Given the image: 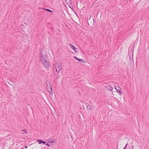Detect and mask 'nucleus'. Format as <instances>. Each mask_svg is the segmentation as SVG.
<instances>
[{
  "mask_svg": "<svg viewBox=\"0 0 149 149\" xmlns=\"http://www.w3.org/2000/svg\"><path fill=\"white\" fill-rule=\"evenodd\" d=\"M54 70H55L56 74L59 73L62 69V66L61 62H59L56 63L54 65Z\"/></svg>",
  "mask_w": 149,
  "mask_h": 149,
  "instance_id": "obj_1",
  "label": "nucleus"
},
{
  "mask_svg": "<svg viewBox=\"0 0 149 149\" xmlns=\"http://www.w3.org/2000/svg\"><path fill=\"white\" fill-rule=\"evenodd\" d=\"M46 88L47 91L50 94H52V87L51 85V83L47 80L46 81Z\"/></svg>",
  "mask_w": 149,
  "mask_h": 149,
  "instance_id": "obj_2",
  "label": "nucleus"
},
{
  "mask_svg": "<svg viewBox=\"0 0 149 149\" xmlns=\"http://www.w3.org/2000/svg\"><path fill=\"white\" fill-rule=\"evenodd\" d=\"M40 55V60L41 62H44V61L47 60V56L46 53H44Z\"/></svg>",
  "mask_w": 149,
  "mask_h": 149,
  "instance_id": "obj_3",
  "label": "nucleus"
},
{
  "mask_svg": "<svg viewBox=\"0 0 149 149\" xmlns=\"http://www.w3.org/2000/svg\"><path fill=\"white\" fill-rule=\"evenodd\" d=\"M115 89L116 90L117 92L119 93L120 95H121V89L118 86H115Z\"/></svg>",
  "mask_w": 149,
  "mask_h": 149,
  "instance_id": "obj_4",
  "label": "nucleus"
},
{
  "mask_svg": "<svg viewBox=\"0 0 149 149\" xmlns=\"http://www.w3.org/2000/svg\"><path fill=\"white\" fill-rule=\"evenodd\" d=\"M46 68L49 66L50 65V63L47 60L44 61V62H42Z\"/></svg>",
  "mask_w": 149,
  "mask_h": 149,
  "instance_id": "obj_5",
  "label": "nucleus"
},
{
  "mask_svg": "<svg viewBox=\"0 0 149 149\" xmlns=\"http://www.w3.org/2000/svg\"><path fill=\"white\" fill-rule=\"evenodd\" d=\"M39 51L40 55L43 54L44 53H46L45 50L42 49H40Z\"/></svg>",
  "mask_w": 149,
  "mask_h": 149,
  "instance_id": "obj_6",
  "label": "nucleus"
},
{
  "mask_svg": "<svg viewBox=\"0 0 149 149\" xmlns=\"http://www.w3.org/2000/svg\"><path fill=\"white\" fill-rule=\"evenodd\" d=\"M37 141L40 144L42 143L43 144H44L46 143V142L45 141H42V140H38Z\"/></svg>",
  "mask_w": 149,
  "mask_h": 149,
  "instance_id": "obj_7",
  "label": "nucleus"
},
{
  "mask_svg": "<svg viewBox=\"0 0 149 149\" xmlns=\"http://www.w3.org/2000/svg\"><path fill=\"white\" fill-rule=\"evenodd\" d=\"M105 87L107 90H109L110 91H111L113 89L112 87L109 85L105 86Z\"/></svg>",
  "mask_w": 149,
  "mask_h": 149,
  "instance_id": "obj_8",
  "label": "nucleus"
},
{
  "mask_svg": "<svg viewBox=\"0 0 149 149\" xmlns=\"http://www.w3.org/2000/svg\"><path fill=\"white\" fill-rule=\"evenodd\" d=\"M42 9H43V10H45L47 11H48V12H51V13H53V11L48 9H46V8H42Z\"/></svg>",
  "mask_w": 149,
  "mask_h": 149,
  "instance_id": "obj_9",
  "label": "nucleus"
},
{
  "mask_svg": "<svg viewBox=\"0 0 149 149\" xmlns=\"http://www.w3.org/2000/svg\"><path fill=\"white\" fill-rule=\"evenodd\" d=\"M69 45H70V47H71V48H72V49H73L74 50V49H75V47L72 45L71 44H69Z\"/></svg>",
  "mask_w": 149,
  "mask_h": 149,
  "instance_id": "obj_10",
  "label": "nucleus"
},
{
  "mask_svg": "<svg viewBox=\"0 0 149 149\" xmlns=\"http://www.w3.org/2000/svg\"><path fill=\"white\" fill-rule=\"evenodd\" d=\"M86 105H87V108L88 109H91V106L89 105V104L87 103L86 104Z\"/></svg>",
  "mask_w": 149,
  "mask_h": 149,
  "instance_id": "obj_11",
  "label": "nucleus"
},
{
  "mask_svg": "<svg viewBox=\"0 0 149 149\" xmlns=\"http://www.w3.org/2000/svg\"><path fill=\"white\" fill-rule=\"evenodd\" d=\"M74 58L79 61V60H80V59L78 58L76 56H74Z\"/></svg>",
  "mask_w": 149,
  "mask_h": 149,
  "instance_id": "obj_12",
  "label": "nucleus"
},
{
  "mask_svg": "<svg viewBox=\"0 0 149 149\" xmlns=\"http://www.w3.org/2000/svg\"><path fill=\"white\" fill-rule=\"evenodd\" d=\"M74 50L76 53H77L78 52L77 49L76 47H75V49H74Z\"/></svg>",
  "mask_w": 149,
  "mask_h": 149,
  "instance_id": "obj_13",
  "label": "nucleus"
},
{
  "mask_svg": "<svg viewBox=\"0 0 149 149\" xmlns=\"http://www.w3.org/2000/svg\"><path fill=\"white\" fill-rule=\"evenodd\" d=\"M22 134H24L26 132V130H23L22 131Z\"/></svg>",
  "mask_w": 149,
  "mask_h": 149,
  "instance_id": "obj_14",
  "label": "nucleus"
},
{
  "mask_svg": "<svg viewBox=\"0 0 149 149\" xmlns=\"http://www.w3.org/2000/svg\"><path fill=\"white\" fill-rule=\"evenodd\" d=\"M127 143L126 144V145H125V146L123 148V149H126L127 147Z\"/></svg>",
  "mask_w": 149,
  "mask_h": 149,
  "instance_id": "obj_15",
  "label": "nucleus"
},
{
  "mask_svg": "<svg viewBox=\"0 0 149 149\" xmlns=\"http://www.w3.org/2000/svg\"><path fill=\"white\" fill-rule=\"evenodd\" d=\"M48 143H49L51 144V143H53V141H49Z\"/></svg>",
  "mask_w": 149,
  "mask_h": 149,
  "instance_id": "obj_16",
  "label": "nucleus"
},
{
  "mask_svg": "<svg viewBox=\"0 0 149 149\" xmlns=\"http://www.w3.org/2000/svg\"><path fill=\"white\" fill-rule=\"evenodd\" d=\"M46 145L48 147H49L50 146V145L48 143H47V144H46Z\"/></svg>",
  "mask_w": 149,
  "mask_h": 149,
  "instance_id": "obj_17",
  "label": "nucleus"
},
{
  "mask_svg": "<svg viewBox=\"0 0 149 149\" xmlns=\"http://www.w3.org/2000/svg\"><path fill=\"white\" fill-rule=\"evenodd\" d=\"M80 60H79V61H81V62H83V59H80Z\"/></svg>",
  "mask_w": 149,
  "mask_h": 149,
  "instance_id": "obj_18",
  "label": "nucleus"
},
{
  "mask_svg": "<svg viewBox=\"0 0 149 149\" xmlns=\"http://www.w3.org/2000/svg\"><path fill=\"white\" fill-rule=\"evenodd\" d=\"M24 148H27L28 147V146H24Z\"/></svg>",
  "mask_w": 149,
  "mask_h": 149,
  "instance_id": "obj_19",
  "label": "nucleus"
},
{
  "mask_svg": "<svg viewBox=\"0 0 149 149\" xmlns=\"http://www.w3.org/2000/svg\"><path fill=\"white\" fill-rule=\"evenodd\" d=\"M148 11L149 12V6L148 7Z\"/></svg>",
  "mask_w": 149,
  "mask_h": 149,
  "instance_id": "obj_20",
  "label": "nucleus"
}]
</instances>
